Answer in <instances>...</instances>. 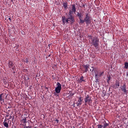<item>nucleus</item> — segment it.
<instances>
[{"mask_svg":"<svg viewBox=\"0 0 128 128\" xmlns=\"http://www.w3.org/2000/svg\"><path fill=\"white\" fill-rule=\"evenodd\" d=\"M83 16L84 15L82 14V12H77L76 16L80 20L79 24H80L84 22H86V24L88 26V24H90L92 22L91 15L90 13H86L84 20H82Z\"/></svg>","mask_w":128,"mask_h":128,"instance_id":"1","label":"nucleus"},{"mask_svg":"<svg viewBox=\"0 0 128 128\" xmlns=\"http://www.w3.org/2000/svg\"><path fill=\"white\" fill-rule=\"evenodd\" d=\"M88 38L92 40L90 44L92 46H94L95 48H98L99 47L100 38L96 36L93 37L92 36H88Z\"/></svg>","mask_w":128,"mask_h":128,"instance_id":"2","label":"nucleus"},{"mask_svg":"<svg viewBox=\"0 0 128 128\" xmlns=\"http://www.w3.org/2000/svg\"><path fill=\"white\" fill-rule=\"evenodd\" d=\"M68 18L66 19V22L67 24H72L75 22V18L74 15H72V10H69L68 14L67 16Z\"/></svg>","mask_w":128,"mask_h":128,"instance_id":"3","label":"nucleus"},{"mask_svg":"<svg viewBox=\"0 0 128 128\" xmlns=\"http://www.w3.org/2000/svg\"><path fill=\"white\" fill-rule=\"evenodd\" d=\"M84 100L85 101V105H87L88 104V105H90V104H92V96H89L88 94L85 96Z\"/></svg>","mask_w":128,"mask_h":128,"instance_id":"4","label":"nucleus"},{"mask_svg":"<svg viewBox=\"0 0 128 128\" xmlns=\"http://www.w3.org/2000/svg\"><path fill=\"white\" fill-rule=\"evenodd\" d=\"M62 90V84L58 82L56 84V87L55 88V91L56 94H60Z\"/></svg>","mask_w":128,"mask_h":128,"instance_id":"5","label":"nucleus"},{"mask_svg":"<svg viewBox=\"0 0 128 128\" xmlns=\"http://www.w3.org/2000/svg\"><path fill=\"white\" fill-rule=\"evenodd\" d=\"M84 98L82 96H80V98H78V101L76 103L77 106H80V105H82V100Z\"/></svg>","mask_w":128,"mask_h":128,"instance_id":"6","label":"nucleus"},{"mask_svg":"<svg viewBox=\"0 0 128 128\" xmlns=\"http://www.w3.org/2000/svg\"><path fill=\"white\" fill-rule=\"evenodd\" d=\"M120 88L124 94H127L126 83H124L122 86H120Z\"/></svg>","mask_w":128,"mask_h":128,"instance_id":"7","label":"nucleus"},{"mask_svg":"<svg viewBox=\"0 0 128 128\" xmlns=\"http://www.w3.org/2000/svg\"><path fill=\"white\" fill-rule=\"evenodd\" d=\"M8 67L9 68H12L14 70L15 68L14 66V62H12V60H9L8 62Z\"/></svg>","mask_w":128,"mask_h":128,"instance_id":"8","label":"nucleus"},{"mask_svg":"<svg viewBox=\"0 0 128 128\" xmlns=\"http://www.w3.org/2000/svg\"><path fill=\"white\" fill-rule=\"evenodd\" d=\"M72 14L73 15L74 13H76V4H72Z\"/></svg>","mask_w":128,"mask_h":128,"instance_id":"9","label":"nucleus"},{"mask_svg":"<svg viewBox=\"0 0 128 128\" xmlns=\"http://www.w3.org/2000/svg\"><path fill=\"white\" fill-rule=\"evenodd\" d=\"M115 85L116 86H113V88H114V89H116V88H119L120 86L119 82H116Z\"/></svg>","mask_w":128,"mask_h":128,"instance_id":"10","label":"nucleus"},{"mask_svg":"<svg viewBox=\"0 0 128 128\" xmlns=\"http://www.w3.org/2000/svg\"><path fill=\"white\" fill-rule=\"evenodd\" d=\"M84 67L85 69L84 72H88V68H90V65H84Z\"/></svg>","mask_w":128,"mask_h":128,"instance_id":"11","label":"nucleus"},{"mask_svg":"<svg viewBox=\"0 0 128 128\" xmlns=\"http://www.w3.org/2000/svg\"><path fill=\"white\" fill-rule=\"evenodd\" d=\"M21 122L22 123H24V126L26 124V123H27L26 118H22Z\"/></svg>","mask_w":128,"mask_h":128,"instance_id":"12","label":"nucleus"},{"mask_svg":"<svg viewBox=\"0 0 128 128\" xmlns=\"http://www.w3.org/2000/svg\"><path fill=\"white\" fill-rule=\"evenodd\" d=\"M67 18H66V16L62 17V22H63L64 24H66H66H67V22H66Z\"/></svg>","mask_w":128,"mask_h":128,"instance_id":"13","label":"nucleus"},{"mask_svg":"<svg viewBox=\"0 0 128 128\" xmlns=\"http://www.w3.org/2000/svg\"><path fill=\"white\" fill-rule=\"evenodd\" d=\"M2 96V94H0V101L1 102V103H4V96Z\"/></svg>","mask_w":128,"mask_h":128,"instance_id":"14","label":"nucleus"},{"mask_svg":"<svg viewBox=\"0 0 128 128\" xmlns=\"http://www.w3.org/2000/svg\"><path fill=\"white\" fill-rule=\"evenodd\" d=\"M8 122H6V121H4L3 124L5 127H6L8 128Z\"/></svg>","mask_w":128,"mask_h":128,"instance_id":"15","label":"nucleus"},{"mask_svg":"<svg viewBox=\"0 0 128 128\" xmlns=\"http://www.w3.org/2000/svg\"><path fill=\"white\" fill-rule=\"evenodd\" d=\"M68 5V2H63V6H64V9H67Z\"/></svg>","mask_w":128,"mask_h":128,"instance_id":"16","label":"nucleus"},{"mask_svg":"<svg viewBox=\"0 0 128 128\" xmlns=\"http://www.w3.org/2000/svg\"><path fill=\"white\" fill-rule=\"evenodd\" d=\"M108 126H109V124L106 123V122H104V128H106Z\"/></svg>","mask_w":128,"mask_h":128,"instance_id":"17","label":"nucleus"},{"mask_svg":"<svg viewBox=\"0 0 128 128\" xmlns=\"http://www.w3.org/2000/svg\"><path fill=\"white\" fill-rule=\"evenodd\" d=\"M124 68H126V69L128 68V62H126L124 64Z\"/></svg>","mask_w":128,"mask_h":128,"instance_id":"18","label":"nucleus"},{"mask_svg":"<svg viewBox=\"0 0 128 128\" xmlns=\"http://www.w3.org/2000/svg\"><path fill=\"white\" fill-rule=\"evenodd\" d=\"M86 6H87L86 4H82V6H81V8H86Z\"/></svg>","mask_w":128,"mask_h":128,"instance_id":"19","label":"nucleus"},{"mask_svg":"<svg viewBox=\"0 0 128 128\" xmlns=\"http://www.w3.org/2000/svg\"><path fill=\"white\" fill-rule=\"evenodd\" d=\"M104 127V125H102L100 124H98V128H102Z\"/></svg>","mask_w":128,"mask_h":128,"instance_id":"20","label":"nucleus"},{"mask_svg":"<svg viewBox=\"0 0 128 128\" xmlns=\"http://www.w3.org/2000/svg\"><path fill=\"white\" fill-rule=\"evenodd\" d=\"M28 60H29V58H25L24 62H25L26 64H28Z\"/></svg>","mask_w":128,"mask_h":128,"instance_id":"21","label":"nucleus"},{"mask_svg":"<svg viewBox=\"0 0 128 128\" xmlns=\"http://www.w3.org/2000/svg\"><path fill=\"white\" fill-rule=\"evenodd\" d=\"M110 76H108L107 77V82H110Z\"/></svg>","mask_w":128,"mask_h":128,"instance_id":"22","label":"nucleus"},{"mask_svg":"<svg viewBox=\"0 0 128 128\" xmlns=\"http://www.w3.org/2000/svg\"><path fill=\"white\" fill-rule=\"evenodd\" d=\"M4 84L5 85L8 84V80H5V78H4Z\"/></svg>","mask_w":128,"mask_h":128,"instance_id":"23","label":"nucleus"},{"mask_svg":"<svg viewBox=\"0 0 128 128\" xmlns=\"http://www.w3.org/2000/svg\"><path fill=\"white\" fill-rule=\"evenodd\" d=\"M84 80V76H81V77L80 78V82H83Z\"/></svg>","mask_w":128,"mask_h":128,"instance_id":"24","label":"nucleus"},{"mask_svg":"<svg viewBox=\"0 0 128 128\" xmlns=\"http://www.w3.org/2000/svg\"><path fill=\"white\" fill-rule=\"evenodd\" d=\"M24 128H32V126H26V124H25Z\"/></svg>","mask_w":128,"mask_h":128,"instance_id":"25","label":"nucleus"},{"mask_svg":"<svg viewBox=\"0 0 128 128\" xmlns=\"http://www.w3.org/2000/svg\"><path fill=\"white\" fill-rule=\"evenodd\" d=\"M104 74V71H102V72H100V74H99V76H102V74Z\"/></svg>","mask_w":128,"mask_h":128,"instance_id":"26","label":"nucleus"},{"mask_svg":"<svg viewBox=\"0 0 128 128\" xmlns=\"http://www.w3.org/2000/svg\"><path fill=\"white\" fill-rule=\"evenodd\" d=\"M95 77H96V78H98V74H96Z\"/></svg>","mask_w":128,"mask_h":128,"instance_id":"27","label":"nucleus"},{"mask_svg":"<svg viewBox=\"0 0 128 128\" xmlns=\"http://www.w3.org/2000/svg\"><path fill=\"white\" fill-rule=\"evenodd\" d=\"M56 94V92H54V94L55 96H59V94Z\"/></svg>","mask_w":128,"mask_h":128,"instance_id":"28","label":"nucleus"},{"mask_svg":"<svg viewBox=\"0 0 128 128\" xmlns=\"http://www.w3.org/2000/svg\"><path fill=\"white\" fill-rule=\"evenodd\" d=\"M56 120V122L58 124V123L59 122V120Z\"/></svg>","mask_w":128,"mask_h":128,"instance_id":"29","label":"nucleus"},{"mask_svg":"<svg viewBox=\"0 0 128 128\" xmlns=\"http://www.w3.org/2000/svg\"><path fill=\"white\" fill-rule=\"evenodd\" d=\"M92 69H90V71H94V67H92Z\"/></svg>","mask_w":128,"mask_h":128,"instance_id":"30","label":"nucleus"},{"mask_svg":"<svg viewBox=\"0 0 128 128\" xmlns=\"http://www.w3.org/2000/svg\"><path fill=\"white\" fill-rule=\"evenodd\" d=\"M8 20H10V22H12V18H9Z\"/></svg>","mask_w":128,"mask_h":128,"instance_id":"31","label":"nucleus"},{"mask_svg":"<svg viewBox=\"0 0 128 128\" xmlns=\"http://www.w3.org/2000/svg\"><path fill=\"white\" fill-rule=\"evenodd\" d=\"M50 46H51L50 44H48V46H49V47H50Z\"/></svg>","mask_w":128,"mask_h":128,"instance_id":"32","label":"nucleus"},{"mask_svg":"<svg viewBox=\"0 0 128 128\" xmlns=\"http://www.w3.org/2000/svg\"><path fill=\"white\" fill-rule=\"evenodd\" d=\"M76 104H73V106H75Z\"/></svg>","mask_w":128,"mask_h":128,"instance_id":"33","label":"nucleus"},{"mask_svg":"<svg viewBox=\"0 0 128 128\" xmlns=\"http://www.w3.org/2000/svg\"><path fill=\"white\" fill-rule=\"evenodd\" d=\"M34 128H36V127H34Z\"/></svg>","mask_w":128,"mask_h":128,"instance_id":"34","label":"nucleus"},{"mask_svg":"<svg viewBox=\"0 0 128 128\" xmlns=\"http://www.w3.org/2000/svg\"><path fill=\"white\" fill-rule=\"evenodd\" d=\"M90 128H92V127H90Z\"/></svg>","mask_w":128,"mask_h":128,"instance_id":"35","label":"nucleus"}]
</instances>
